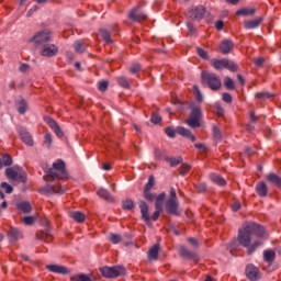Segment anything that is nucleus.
I'll return each instance as SVG.
<instances>
[{
    "instance_id": "obj_1",
    "label": "nucleus",
    "mask_w": 281,
    "mask_h": 281,
    "mask_svg": "<svg viewBox=\"0 0 281 281\" xmlns=\"http://www.w3.org/2000/svg\"><path fill=\"white\" fill-rule=\"evenodd\" d=\"M252 236H257L258 238H262L265 236V227L262 225L249 222L241 229L238 231L237 240L241 247L247 248L248 256H251L254 251L262 245V241L255 240L251 243Z\"/></svg>"
},
{
    "instance_id": "obj_2",
    "label": "nucleus",
    "mask_w": 281,
    "mask_h": 281,
    "mask_svg": "<svg viewBox=\"0 0 281 281\" xmlns=\"http://www.w3.org/2000/svg\"><path fill=\"white\" fill-rule=\"evenodd\" d=\"M52 32L49 30H43L29 40V43H35L36 49H40V55L46 58H52L58 54V47L50 44Z\"/></svg>"
},
{
    "instance_id": "obj_3",
    "label": "nucleus",
    "mask_w": 281,
    "mask_h": 281,
    "mask_svg": "<svg viewBox=\"0 0 281 281\" xmlns=\"http://www.w3.org/2000/svg\"><path fill=\"white\" fill-rule=\"evenodd\" d=\"M69 173L67 172V167L63 159H57L53 167L46 171L44 176V181H54V179L63 180L68 179Z\"/></svg>"
},
{
    "instance_id": "obj_4",
    "label": "nucleus",
    "mask_w": 281,
    "mask_h": 281,
    "mask_svg": "<svg viewBox=\"0 0 281 281\" xmlns=\"http://www.w3.org/2000/svg\"><path fill=\"white\" fill-rule=\"evenodd\" d=\"M99 271L103 278H108V280H114L115 278H120V276H126V268H124V266H105L101 267Z\"/></svg>"
},
{
    "instance_id": "obj_5",
    "label": "nucleus",
    "mask_w": 281,
    "mask_h": 281,
    "mask_svg": "<svg viewBox=\"0 0 281 281\" xmlns=\"http://www.w3.org/2000/svg\"><path fill=\"white\" fill-rule=\"evenodd\" d=\"M138 205H139L142 218L143 221H145V223H150V221H158L159 215L161 214V212H164V209H156V211L150 216L148 214V204L146 203V201L139 200Z\"/></svg>"
},
{
    "instance_id": "obj_6",
    "label": "nucleus",
    "mask_w": 281,
    "mask_h": 281,
    "mask_svg": "<svg viewBox=\"0 0 281 281\" xmlns=\"http://www.w3.org/2000/svg\"><path fill=\"white\" fill-rule=\"evenodd\" d=\"M202 80L206 82L207 87L212 89V91H218L223 83L221 82V77L216 74L212 72H202Z\"/></svg>"
},
{
    "instance_id": "obj_7",
    "label": "nucleus",
    "mask_w": 281,
    "mask_h": 281,
    "mask_svg": "<svg viewBox=\"0 0 281 281\" xmlns=\"http://www.w3.org/2000/svg\"><path fill=\"white\" fill-rule=\"evenodd\" d=\"M212 67L217 71H221V69H228V71L233 72L238 71V65L229 59H213Z\"/></svg>"
},
{
    "instance_id": "obj_8",
    "label": "nucleus",
    "mask_w": 281,
    "mask_h": 281,
    "mask_svg": "<svg viewBox=\"0 0 281 281\" xmlns=\"http://www.w3.org/2000/svg\"><path fill=\"white\" fill-rule=\"evenodd\" d=\"M201 117H203L201 106H193L190 117L186 120V124L191 128H199L201 126Z\"/></svg>"
},
{
    "instance_id": "obj_9",
    "label": "nucleus",
    "mask_w": 281,
    "mask_h": 281,
    "mask_svg": "<svg viewBox=\"0 0 281 281\" xmlns=\"http://www.w3.org/2000/svg\"><path fill=\"white\" fill-rule=\"evenodd\" d=\"M153 188H155V176H149L148 182L145 184L143 196L145 201L153 203L156 198V193H153Z\"/></svg>"
},
{
    "instance_id": "obj_10",
    "label": "nucleus",
    "mask_w": 281,
    "mask_h": 281,
    "mask_svg": "<svg viewBox=\"0 0 281 281\" xmlns=\"http://www.w3.org/2000/svg\"><path fill=\"white\" fill-rule=\"evenodd\" d=\"M5 175L8 179L12 181H20V183H25L27 181V175L24 171H16L14 168H7Z\"/></svg>"
},
{
    "instance_id": "obj_11",
    "label": "nucleus",
    "mask_w": 281,
    "mask_h": 281,
    "mask_svg": "<svg viewBox=\"0 0 281 281\" xmlns=\"http://www.w3.org/2000/svg\"><path fill=\"white\" fill-rule=\"evenodd\" d=\"M187 16L191 19V21H201V19L205 16V7L203 5L192 7L191 9L188 10Z\"/></svg>"
},
{
    "instance_id": "obj_12",
    "label": "nucleus",
    "mask_w": 281,
    "mask_h": 281,
    "mask_svg": "<svg viewBox=\"0 0 281 281\" xmlns=\"http://www.w3.org/2000/svg\"><path fill=\"white\" fill-rule=\"evenodd\" d=\"M246 278L249 281H258L262 278V274L260 273V269L254 265H248L245 269Z\"/></svg>"
},
{
    "instance_id": "obj_13",
    "label": "nucleus",
    "mask_w": 281,
    "mask_h": 281,
    "mask_svg": "<svg viewBox=\"0 0 281 281\" xmlns=\"http://www.w3.org/2000/svg\"><path fill=\"white\" fill-rule=\"evenodd\" d=\"M40 194H65L60 186L46 184L37 190Z\"/></svg>"
},
{
    "instance_id": "obj_14",
    "label": "nucleus",
    "mask_w": 281,
    "mask_h": 281,
    "mask_svg": "<svg viewBox=\"0 0 281 281\" xmlns=\"http://www.w3.org/2000/svg\"><path fill=\"white\" fill-rule=\"evenodd\" d=\"M165 210L167 214H171L172 216H179V200H167L165 204Z\"/></svg>"
},
{
    "instance_id": "obj_15",
    "label": "nucleus",
    "mask_w": 281,
    "mask_h": 281,
    "mask_svg": "<svg viewBox=\"0 0 281 281\" xmlns=\"http://www.w3.org/2000/svg\"><path fill=\"white\" fill-rule=\"evenodd\" d=\"M139 8H140L139 5H136L132 9V11L128 14V19H131V21H135L136 23H142V21H146L148 19V15H146L145 13L137 12Z\"/></svg>"
},
{
    "instance_id": "obj_16",
    "label": "nucleus",
    "mask_w": 281,
    "mask_h": 281,
    "mask_svg": "<svg viewBox=\"0 0 281 281\" xmlns=\"http://www.w3.org/2000/svg\"><path fill=\"white\" fill-rule=\"evenodd\" d=\"M9 243H16L23 238V232L16 227H10L8 231Z\"/></svg>"
},
{
    "instance_id": "obj_17",
    "label": "nucleus",
    "mask_w": 281,
    "mask_h": 281,
    "mask_svg": "<svg viewBox=\"0 0 281 281\" xmlns=\"http://www.w3.org/2000/svg\"><path fill=\"white\" fill-rule=\"evenodd\" d=\"M232 49H234V42L232 40H224L220 44V52L227 56V54H232Z\"/></svg>"
},
{
    "instance_id": "obj_18",
    "label": "nucleus",
    "mask_w": 281,
    "mask_h": 281,
    "mask_svg": "<svg viewBox=\"0 0 281 281\" xmlns=\"http://www.w3.org/2000/svg\"><path fill=\"white\" fill-rule=\"evenodd\" d=\"M46 269L53 273H60L61 276H67V273H69V269H67L65 266L48 265L46 266Z\"/></svg>"
},
{
    "instance_id": "obj_19",
    "label": "nucleus",
    "mask_w": 281,
    "mask_h": 281,
    "mask_svg": "<svg viewBox=\"0 0 281 281\" xmlns=\"http://www.w3.org/2000/svg\"><path fill=\"white\" fill-rule=\"evenodd\" d=\"M16 111L18 113H20V115H25V113H27V109H30V105L27 104V101H25V99L20 98L16 101Z\"/></svg>"
},
{
    "instance_id": "obj_20",
    "label": "nucleus",
    "mask_w": 281,
    "mask_h": 281,
    "mask_svg": "<svg viewBox=\"0 0 281 281\" xmlns=\"http://www.w3.org/2000/svg\"><path fill=\"white\" fill-rule=\"evenodd\" d=\"M178 135L190 139L191 142H196V136L192 134V132L186 127H177Z\"/></svg>"
},
{
    "instance_id": "obj_21",
    "label": "nucleus",
    "mask_w": 281,
    "mask_h": 281,
    "mask_svg": "<svg viewBox=\"0 0 281 281\" xmlns=\"http://www.w3.org/2000/svg\"><path fill=\"white\" fill-rule=\"evenodd\" d=\"M260 23H262V18H257L255 20H246L244 21V27L246 30H256V27L260 26Z\"/></svg>"
},
{
    "instance_id": "obj_22",
    "label": "nucleus",
    "mask_w": 281,
    "mask_h": 281,
    "mask_svg": "<svg viewBox=\"0 0 281 281\" xmlns=\"http://www.w3.org/2000/svg\"><path fill=\"white\" fill-rule=\"evenodd\" d=\"M266 181H268V183H272L276 188H281V177L276 173H268L266 176Z\"/></svg>"
},
{
    "instance_id": "obj_23",
    "label": "nucleus",
    "mask_w": 281,
    "mask_h": 281,
    "mask_svg": "<svg viewBox=\"0 0 281 281\" xmlns=\"http://www.w3.org/2000/svg\"><path fill=\"white\" fill-rule=\"evenodd\" d=\"M70 218H72V221L75 223H85V221H87V215H85V213L79 212V211H72L69 213Z\"/></svg>"
},
{
    "instance_id": "obj_24",
    "label": "nucleus",
    "mask_w": 281,
    "mask_h": 281,
    "mask_svg": "<svg viewBox=\"0 0 281 281\" xmlns=\"http://www.w3.org/2000/svg\"><path fill=\"white\" fill-rule=\"evenodd\" d=\"M48 126L54 131V133H55V135H57V137L65 136V133L63 132V130H60V126H58V123H56V121H54V119L48 120Z\"/></svg>"
},
{
    "instance_id": "obj_25",
    "label": "nucleus",
    "mask_w": 281,
    "mask_h": 281,
    "mask_svg": "<svg viewBox=\"0 0 281 281\" xmlns=\"http://www.w3.org/2000/svg\"><path fill=\"white\" fill-rule=\"evenodd\" d=\"M98 196L100 199H103L104 201H108L109 203H113L114 199L113 195L109 192V190L101 188L97 191Z\"/></svg>"
},
{
    "instance_id": "obj_26",
    "label": "nucleus",
    "mask_w": 281,
    "mask_h": 281,
    "mask_svg": "<svg viewBox=\"0 0 281 281\" xmlns=\"http://www.w3.org/2000/svg\"><path fill=\"white\" fill-rule=\"evenodd\" d=\"M256 192L259 196H262V198L267 196V194L269 193V188L267 187V183L262 181L257 183Z\"/></svg>"
},
{
    "instance_id": "obj_27",
    "label": "nucleus",
    "mask_w": 281,
    "mask_h": 281,
    "mask_svg": "<svg viewBox=\"0 0 281 281\" xmlns=\"http://www.w3.org/2000/svg\"><path fill=\"white\" fill-rule=\"evenodd\" d=\"M165 161H167V164H169V166L171 168H177V166H179V164H183V158L182 157H169V156H165L164 157Z\"/></svg>"
},
{
    "instance_id": "obj_28",
    "label": "nucleus",
    "mask_w": 281,
    "mask_h": 281,
    "mask_svg": "<svg viewBox=\"0 0 281 281\" xmlns=\"http://www.w3.org/2000/svg\"><path fill=\"white\" fill-rule=\"evenodd\" d=\"M155 210H164V201H166V192H162L154 199Z\"/></svg>"
},
{
    "instance_id": "obj_29",
    "label": "nucleus",
    "mask_w": 281,
    "mask_h": 281,
    "mask_svg": "<svg viewBox=\"0 0 281 281\" xmlns=\"http://www.w3.org/2000/svg\"><path fill=\"white\" fill-rule=\"evenodd\" d=\"M74 48L77 54H85V52H87V44L85 41L79 40L74 43Z\"/></svg>"
},
{
    "instance_id": "obj_30",
    "label": "nucleus",
    "mask_w": 281,
    "mask_h": 281,
    "mask_svg": "<svg viewBox=\"0 0 281 281\" xmlns=\"http://www.w3.org/2000/svg\"><path fill=\"white\" fill-rule=\"evenodd\" d=\"M149 260H158L159 259V244H155L148 251Z\"/></svg>"
},
{
    "instance_id": "obj_31",
    "label": "nucleus",
    "mask_w": 281,
    "mask_h": 281,
    "mask_svg": "<svg viewBox=\"0 0 281 281\" xmlns=\"http://www.w3.org/2000/svg\"><path fill=\"white\" fill-rule=\"evenodd\" d=\"M263 259L268 265H273V260H276V251L268 249L263 251Z\"/></svg>"
},
{
    "instance_id": "obj_32",
    "label": "nucleus",
    "mask_w": 281,
    "mask_h": 281,
    "mask_svg": "<svg viewBox=\"0 0 281 281\" xmlns=\"http://www.w3.org/2000/svg\"><path fill=\"white\" fill-rule=\"evenodd\" d=\"M20 137L26 146H34V139L32 138V135H30L29 132H21Z\"/></svg>"
},
{
    "instance_id": "obj_33",
    "label": "nucleus",
    "mask_w": 281,
    "mask_h": 281,
    "mask_svg": "<svg viewBox=\"0 0 281 281\" xmlns=\"http://www.w3.org/2000/svg\"><path fill=\"white\" fill-rule=\"evenodd\" d=\"M210 179L213 181V183H216V186H227V181L216 173H211Z\"/></svg>"
},
{
    "instance_id": "obj_34",
    "label": "nucleus",
    "mask_w": 281,
    "mask_h": 281,
    "mask_svg": "<svg viewBox=\"0 0 281 281\" xmlns=\"http://www.w3.org/2000/svg\"><path fill=\"white\" fill-rule=\"evenodd\" d=\"M37 240H44V243H52V235L49 233H45L43 231H38L36 233Z\"/></svg>"
},
{
    "instance_id": "obj_35",
    "label": "nucleus",
    "mask_w": 281,
    "mask_h": 281,
    "mask_svg": "<svg viewBox=\"0 0 281 281\" xmlns=\"http://www.w3.org/2000/svg\"><path fill=\"white\" fill-rule=\"evenodd\" d=\"M237 16H252V14H256V9H239L236 11Z\"/></svg>"
},
{
    "instance_id": "obj_36",
    "label": "nucleus",
    "mask_w": 281,
    "mask_h": 281,
    "mask_svg": "<svg viewBox=\"0 0 281 281\" xmlns=\"http://www.w3.org/2000/svg\"><path fill=\"white\" fill-rule=\"evenodd\" d=\"M18 210H21L24 214H30V212H32V204L29 202H20L18 204Z\"/></svg>"
},
{
    "instance_id": "obj_37",
    "label": "nucleus",
    "mask_w": 281,
    "mask_h": 281,
    "mask_svg": "<svg viewBox=\"0 0 281 281\" xmlns=\"http://www.w3.org/2000/svg\"><path fill=\"white\" fill-rule=\"evenodd\" d=\"M276 94L270 93V92H257L255 94L256 100H261L262 102H265V100H269L271 98H274Z\"/></svg>"
},
{
    "instance_id": "obj_38",
    "label": "nucleus",
    "mask_w": 281,
    "mask_h": 281,
    "mask_svg": "<svg viewBox=\"0 0 281 281\" xmlns=\"http://www.w3.org/2000/svg\"><path fill=\"white\" fill-rule=\"evenodd\" d=\"M224 87H226L228 91H234L236 89V83L234 82V79H232L231 77H225Z\"/></svg>"
},
{
    "instance_id": "obj_39",
    "label": "nucleus",
    "mask_w": 281,
    "mask_h": 281,
    "mask_svg": "<svg viewBox=\"0 0 281 281\" xmlns=\"http://www.w3.org/2000/svg\"><path fill=\"white\" fill-rule=\"evenodd\" d=\"M179 254L182 258H189V259H192V258H194V256H196L193 251H190L186 247H181L179 250Z\"/></svg>"
},
{
    "instance_id": "obj_40",
    "label": "nucleus",
    "mask_w": 281,
    "mask_h": 281,
    "mask_svg": "<svg viewBox=\"0 0 281 281\" xmlns=\"http://www.w3.org/2000/svg\"><path fill=\"white\" fill-rule=\"evenodd\" d=\"M100 34L101 37L103 38V41L109 45L110 43H113V41L111 40V33H109V31L101 29L100 30Z\"/></svg>"
},
{
    "instance_id": "obj_41",
    "label": "nucleus",
    "mask_w": 281,
    "mask_h": 281,
    "mask_svg": "<svg viewBox=\"0 0 281 281\" xmlns=\"http://www.w3.org/2000/svg\"><path fill=\"white\" fill-rule=\"evenodd\" d=\"M212 133L214 139H216L217 142H221V139H223V133L221 132V128H218V126L214 125Z\"/></svg>"
},
{
    "instance_id": "obj_42",
    "label": "nucleus",
    "mask_w": 281,
    "mask_h": 281,
    "mask_svg": "<svg viewBox=\"0 0 281 281\" xmlns=\"http://www.w3.org/2000/svg\"><path fill=\"white\" fill-rule=\"evenodd\" d=\"M116 80L123 89H131V83H128V79H126V77H117Z\"/></svg>"
},
{
    "instance_id": "obj_43",
    "label": "nucleus",
    "mask_w": 281,
    "mask_h": 281,
    "mask_svg": "<svg viewBox=\"0 0 281 281\" xmlns=\"http://www.w3.org/2000/svg\"><path fill=\"white\" fill-rule=\"evenodd\" d=\"M71 281H93L89 278V276L87 274H77V276H72L70 278Z\"/></svg>"
},
{
    "instance_id": "obj_44",
    "label": "nucleus",
    "mask_w": 281,
    "mask_h": 281,
    "mask_svg": "<svg viewBox=\"0 0 281 281\" xmlns=\"http://www.w3.org/2000/svg\"><path fill=\"white\" fill-rule=\"evenodd\" d=\"M135 207V203L131 199H126L123 201V210L131 211Z\"/></svg>"
},
{
    "instance_id": "obj_45",
    "label": "nucleus",
    "mask_w": 281,
    "mask_h": 281,
    "mask_svg": "<svg viewBox=\"0 0 281 281\" xmlns=\"http://www.w3.org/2000/svg\"><path fill=\"white\" fill-rule=\"evenodd\" d=\"M110 243H113V245H117L122 243V235L117 234H111L109 237Z\"/></svg>"
},
{
    "instance_id": "obj_46",
    "label": "nucleus",
    "mask_w": 281,
    "mask_h": 281,
    "mask_svg": "<svg viewBox=\"0 0 281 281\" xmlns=\"http://www.w3.org/2000/svg\"><path fill=\"white\" fill-rule=\"evenodd\" d=\"M54 139L52 138V134L50 133H46L44 136V145L47 148H52V144H53Z\"/></svg>"
},
{
    "instance_id": "obj_47",
    "label": "nucleus",
    "mask_w": 281,
    "mask_h": 281,
    "mask_svg": "<svg viewBox=\"0 0 281 281\" xmlns=\"http://www.w3.org/2000/svg\"><path fill=\"white\" fill-rule=\"evenodd\" d=\"M195 190L199 194H203L207 191V184L201 182V183H198L195 184Z\"/></svg>"
},
{
    "instance_id": "obj_48",
    "label": "nucleus",
    "mask_w": 281,
    "mask_h": 281,
    "mask_svg": "<svg viewBox=\"0 0 281 281\" xmlns=\"http://www.w3.org/2000/svg\"><path fill=\"white\" fill-rule=\"evenodd\" d=\"M189 170H192V167L188 164H182V166L179 168L181 177H186V173L189 172Z\"/></svg>"
},
{
    "instance_id": "obj_49",
    "label": "nucleus",
    "mask_w": 281,
    "mask_h": 281,
    "mask_svg": "<svg viewBox=\"0 0 281 281\" xmlns=\"http://www.w3.org/2000/svg\"><path fill=\"white\" fill-rule=\"evenodd\" d=\"M193 91L195 92L196 102H203V94H201V90H199V86H193Z\"/></svg>"
},
{
    "instance_id": "obj_50",
    "label": "nucleus",
    "mask_w": 281,
    "mask_h": 281,
    "mask_svg": "<svg viewBox=\"0 0 281 281\" xmlns=\"http://www.w3.org/2000/svg\"><path fill=\"white\" fill-rule=\"evenodd\" d=\"M2 166H12V156L10 155H4L2 156Z\"/></svg>"
},
{
    "instance_id": "obj_51",
    "label": "nucleus",
    "mask_w": 281,
    "mask_h": 281,
    "mask_svg": "<svg viewBox=\"0 0 281 281\" xmlns=\"http://www.w3.org/2000/svg\"><path fill=\"white\" fill-rule=\"evenodd\" d=\"M1 188L7 194H12V192H14V189L12 188V186L8 184V182H2Z\"/></svg>"
},
{
    "instance_id": "obj_52",
    "label": "nucleus",
    "mask_w": 281,
    "mask_h": 281,
    "mask_svg": "<svg viewBox=\"0 0 281 281\" xmlns=\"http://www.w3.org/2000/svg\"><path fill=\"white\" fill-rule=\"evenodd\" d=\"M196 52H198V56H200V58H203V60H209L210 59V55H207L205 49L198 48Z\"/></svg>"
},
{
    "instance_id": "obj_53",
    "label": "nucleus",
    "mask_w": 281,
    "mask_h": 281,
    "mask_svg": "<svg viewBox=\"0 0 281 281\" xmlns=\"http://www.w3.org/2000/svg\"><path fill=\"white\" fill-rule=\"evenodd\" d=\"M165 133H166V135H167L168 137L173 138V137H176V135H177V128L175 130V128H172V127H166V128H165Z\"/></svg>"
},
{
    "instance_id": "obj_54",
    "label": "nucleus",
    "mask_w": 281,
    "mask_h": 281,
    "mask_svg": "<svg viewBox=\"0 0 281 281\" xmlns=\"http://www.w3.org/2000/svg\"><path fill=\"white\" fill-rule=\"evenodd\" d=\"M130 71L132 74H139V71H142V66L139 64H133L131 67H130Z\"/></svg>"
},
{
    "instance_id": "obj_55",
    "label": "nucleus",
    "mask_w": 281,
    "mask_h": 281,
    "mask_svg": "<svg viewBox=\"0 0 281 281\" xmlns=\"http://www.w3.org/2000/svg\"><path fill=\"white\" fill-rule=\"evenodd\" d=\"M222 100L226 102V104H232V100H233L232 94H229V92H224L222 94Z\"/></svg>"
},
{
    "instance_id": "obj_56",
    "label": "nucleus",
    "mask_w": 281,
    "mask_h": 281,
    "mask_svg": "<svg viewBox=\"0 0 281 281\" xmlns=\"http://www.w3.org/2000/svg\"><path fill=\"white\" fill-rule=\"evenodd\" d=\"M30 69H32L30 64H21L19 67V71H21V74H27V71H30Z\"/></svg>"
},
{
    "instance_id": "obj_57",
    "label": "nucleus",
    "mask_w": 281,
    "mask_h": 281,
    "mask_svg": "<svg viewBox=\"0 0 281 281\" xmlns=\"http://www.w3.org/2000/svg\"><path fill=\"white\" fill-rule=\"evenodd\" d=\"M150 122L153 124H160L161 123V116H159V114L154 113L151 115Z\"/></svg>"
},
{
    "instance_id": "obj_58",
    "label": "nucleus",
    "mask_w": 281,
    "mask_h": 281,
    "mask_svg": "<svg viewBox=\"0 0 281 281\" xmlns=\"http://www.w3.org/2000/svg\"><path fill=\"white\" fill-rule=\"evenodd\" d=\"M99 91H106L109 89V82L108 81H100L98 86Z\"/></svg>"
},
{
    "instance_id": "obj_59",
    "label": "nucleus",
    "mask_w": 281,
    "mask_h": 281,
    "mask_svg": "<svg viewBox=\"0 0 281 281\" xmlns=\"http://www.w3.org/2000/svg\"><path fill=\"white\" fill-rule=\"evenodd\" d=\"M24 225H34V217L33 216H25L23 218Z\"/></svg>"
},
{
    "instance_id": "obj_60",
    "label": "nucleus",
    "mask_w": 281,
    "mask_h": 281,
    "mask_svg": "<svg viewBox=\"0 0 281 281\" xmlns=\"http://www.w3.org/2000/svg\"><path fill=\"white\" fill-rule=\"evenodd\" d=\"M168 200L169 201H179L177 199V191L175 190V188H170V198Z\"/></svg>"
},
{
    "instance_id": "obj_61",
    "label": "nucleus",
    "mask_w": 281,
    "mask_h": 281,
    "mask_svg": "<svg viewBox=\"0 0 281 281\" xmlns=\"http://www.w3.org/2000/svg\"><path fill=\"white\" fill-rule=\"evenodd\" d=\"M257 67H262L265 65V57H258L254 60Z\"/></svg>"
},
{
    "instance_id": "obj_62",
    "label": "nucleus",
    "mask_w": 281,
    "mask_h": 281,
    "mask_svg": "<svg viewBox=\"0 0 281 281\" xmlns=\"http://www.w3.org/2000/svg\"><path fill=\"white\" fill-rule=\"evenodd\" d=\"M223 27H225V22H223V20H218L215 22V29L221 32V30H223Z\"/></svg>"
},
{
    "instance_id": "obj_63",
    "label": "nucleus",
    "mask_w": 281,
    "mask_h": 281,
    "mask_svg": "<svg viewBox=\"0 0 281 281\" xmlns=\"http://www.w3.org/2000/svg\"><path fill=\"white\" fill-rule=\"evenodd\" d=\"M155 157L156 159H164L166 155H164V151H161V149H155Z\"/></svg>"
},
{
    "instance_id": "obj_64",
    "label": "nucleus",
    "mask_w": 281,
    "mask_h": 281,
    "mask_svg": "<svg viewBox=\"0 0 281 281\" xmlns=\"http://www.w3.org/2000/svg\"><path fill=\"white\" fill-rule=\"evenodd\" d=\"M233 212H238L240 210V202H235L234 204L231 205Z\"/></svg>"
}]
</instances>
